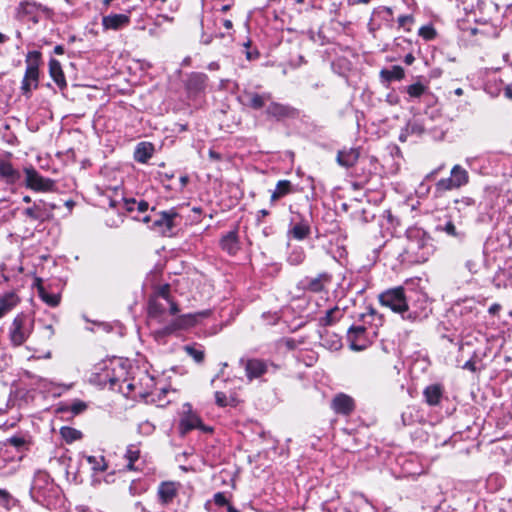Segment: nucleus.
<instances>
[{
	"mask_svg": "<svg viewBox=\"0 0 512 512\" xmlns=\"http://www.w3.org/2000/svg\"><path fill=\"white\" fill-rule=\"evenodd\" d=\"M60 434L62 438L68 443L79 440L82 437V433L79 430L68 426L62 427L60 429Z\"/></svg>",
	"mask_w": 512,
	"mask_h": 512,
	"instance_id": "ea45409f",
	"label": "nucleus"
},
{
	"mask_svg": "<svg viewBox=\"0 0 512 512\" xmlns=\"http://www.w3.org/2000/svg\"><path fill=\"white\" fill-rule=\"evenodd\" d=\"M269 215V211L266 209H261L257 213V220L260 222L261 218L266 217Z\"/></svg>",
	"mask_w": 512,
	"mask_h": 512,
	"instance_id": "e2e57ef3",
	"label": "nucleus"
},
{
	"mask_svg": "<svg viewBox=\"0 0 512 512\" xmlns=\"http://www.w3.org/2000/svg\"><path fill=\"white\" fill-rule=\"evenodd\" d=\"M454 202L463 206H472L475 203L474 199L471 197H462L461 199H456Z\"/></svg>",
	"mask_w": 512,
	"mask_h": 512,
	"instance_id": "6e6d98bb",
	"label": "nucleus"
},
{
	"mask_svg": "<svg viewBox=\"0 0 512 512\" xmlns=\"http://www.w3.org/2000/svg\"><path fill=\"white\" fill-rule=\"evenodd\" d=\"M41 297L45 303H47L51 307H55L60 302V297L56 294H49L46 292H41Z\"/></svg>",
	"mask_w": 512,
	"mask_h": 512,
	"instance_id": "a18cd8bd",
	"label": "nucleus"
},
{
	"mask_svg": "<svg viewBox=\"0 0 512 512\" xmlns=\"http://www.w3.org/2000/svg\"><path fill=\"white\" fill-rule=\"evenodd\" d=\"M34 328V319L25 313L17 314L10 327L9 339L13 346L19 347L26 342Z\"/></svg>",
	"mask_w": 512,
	"mask_h": 512,
	"instance_id": "7ed1b4c3",
	"label": "nucleus"
},
{
	"mask_svg": "<svg viewBox=\"0 0 512 512\" xmlns=\"http://www.w3.org/2000/svg\"><path fill=\"white\" fill-rule=\"evenodd\" d=\"M492 281L496 288H506L510 283L509 273L504 269H500L496 272Z\"/></svg>",
	"mask_w": 512,
	"mask_h": 512,
	"instance_id": "a19ab883",
	"label": "nucleus"
},
{
	"mask_svg": "<svg viewBox=\"0 0 512 512\" xmlns=\"http://www.w3.org/2000/svg\"><path fill=\"white\" fill-rule=\"evenodd\" d=\"M436 230L445 233L447 236L462 242L466 238V232L459 226H457L452 220L448 219L443 224H438Z\"/></svg>",
	"mask_w": 512,
	"mask_h": 512,
	"instance_id": "4be33fe9",
	"label": "nucleus"
},
{
	"mask_svg": "<svg viewBox=\"0 0 512 512\" xmlns=\"http://www.w3.org/2000/svg\"><path fill=\"white\" fill-rule=\"evenodd\" d=\"M207 68L210 71H216V70H219L220 65H219L218 62H211V63L208 64Z\"/></svg>",
	"mask_w": 512,
	"mask_h": 512,
	"instance_id": "69168bd1",
	"label": "nucleus"
},
{
	"mask_svg": "<svg viewBox=\"0 0 512 512\" xmlns=\"http://www.w3.org/2000/svg\"><path fill=\"white\" fill-rule=\"evenodd\" d=\"M154 147L149 142H140L134 151V159L139 163H146L153 155Z\"/></svg>",
	"mask_w": 512,
	"mask_h": 512,
	"instance_id": "7c9ffc66",
	"label": "nucleus"
},
{
	"mask_svg": "<svg viewBox=\"0 0 512 512\" xmlns=\"http://www.w3.org/2000/svg\"><path fill=\"white\" fill-rule=\"evenodd\" d=\"M469 183L468 171L461 165L456 164L450 171V176L441 178L435 183L434 197L441 198L448 191L457 190Z\"/></svg>",
	"mask_w": 512,
	"mask_h": 512,
	"instance_id": "f03ea898",
	"label": "nucleus"
},
{
	"mask_svg": "<svg viewBox=\"0 0 512 512\" xmlns=\"http://www.w3.org/2000/svg\"><path fill=\"white\" fill-rule=\"evenodd\" d=\"M19 297L14 292H7L0 296V319L12 311L19 303Z\"/></svg>",
	"mask_w": 512,
	"mask_h": 512,
	"instance_id": "c85d7f7f",
	"label": "nucleus"
},
{
	"mask_svg": "<svg viewBox=\"0 0 512 512\" xmlns=\"http://www.w3.org/2000/svg\"><path fill=\"white\" fill-rule=\"evenodd\" d=\"M310 231L308 222L301 219L288 230V235L296 240H303L309 236Z\"/></svg>",
	"mask_w": 512,
	"mask_h": 512,
	"instance_id": "2f4dec72",
	"label": "nucleus"
},
{
	"mask_svg": "<svg viewBox=\"0 0 512 512\" xmlns=\"http://www.w3.org/2000/svg\"><path fill=\"white\" fill-rule=\"evenodd\" d=\"M208 76L201 72H193L186 81V89L190 94L198 95L206 90Z\"/></svg>",
	"mask_w": 512,
	"mask_h": 512,
	"instance_id": "f3484780",
	"label": "nucleus"
},
{
	"mask_svg": "<svg viewBox=\"0 0 512 512\" xmlns=\"http://www.w3.org/2000/svg\"><path fill=\"white\" fill-rule=\"evenodd\" d=\"M426 89H427L426 86H424L420 82H417V83L407 86L406 92L412 98H419L424 94Z\"/></svg>",
	"mask_w": 512,
	"mask_h": 512,
	"instance_id": "c03bdc74",
	"label": "nucleus"
},
{
	"mask_svg": "<svg viewBox=\"0 0 512 512\" xmlns=\"http://www.w3.org/2000/svg\"><path fill=\"white\" fill-rule=\"evenodd\" d=\"M178 217L179 215L174 208L158 212L154 215L150 228L163 236H171L177 226L176 219Z\"/></svg>",
	"mask_w": 512,
	"mask_h": 512,
	"instance_id": "0eeeda50",
	"label": "nucleus"
},
{
	"mask_svg": "<svg viewBox=\"0 0 512 512\" xmlns=\"http://www.w3.org/2000/svg\"><path fill=\"white\" fill-rule=\"evenodd\" d=\"M430 190H431V187L427 184V182H426V181H424V180H423V181L419 184V186H418V188H417L416 192H417V193L422 197V196H426V195H428V193L430 192Z\"/></svg>",
	"mask_w": 512,
	"mask_h": 512,
	"instance_id": "864d4df0",
	"label": "nucleus"
},
{
	"mask_svg": "<svg viewBox=\"0 0 512 512\" xmlns=\"http://www.w3.org/2000/svg\"><path fill=\"white\" fill-rule=\"evenodd\" d=\"M425 128L423 123L418 119H411L407 122L405 132L411 135H421Z\"/></svg>",
	"mask_w": 512,
	"mask_h": 512,
	"instance_id": "37998d69",
	"label": "nucleus"
},
{
	"mask_svg": "<svg viewBox=\"0 0 512 512\" xmlns=\"http://www.w3.org/2000/svg\"><path fill=\"white\" fill-rule=\"evenodd\" d=\"M211 42H212V37L211 36L202 35L201 43H203L205 45H209Z\"/></svg>",
	"mask_w": 512,
	"mask_h": 512,
	"instance_id": "774afa93",
	"label": "nucleus"
},
{
	"mask_svg": "<svg viewBox=\"0 0 512 512\" xmlns=\"http://www.w3.org/2000/svg\"><path fill=\"white\" fill-rule=\"evenodd\" d=\"M239 363L244 367L246 376L249 380L261 377L269 371L270 367H272L274 370L277 369V365L261 359L241 358Z\"/></svg>",
	"mask_w": 512,
	"mask_h": 512,
	"instance_id": "1a4fd4ad",
	"label": "nucleus"
},
{
	"mask_svg": "<svg viewBox=\"0 0 512 512\" xmlns=\"http://www.w3.org/2000/svg\"><path fill=\"white\" fill-rule=\"evenodd\" d=\"M501 310V305L498 304V303H494L492 304L489 309H488V312L491 314V315H496L499 311Z\"/></svg>",
	"mask_w": 512,
	"mask_h": 512,
	"instance_id": "bf43d9fd",
	"label": "nucleus"
},
{
	"mask_svg": "<svg viewBox=\"0 0 512 512\" xmlns=\"http://www.w3.org/2000/svg\"><path fill=\"white\" fill-rule=\"evenodd\" d=\"M179 484L173 481H163L157 489L158 500L162 505L172 503L178 495Z\"/></svg>",
	"mask_w": 512,
	"mask_h": 512,
	"instance_id": "4468645a",
	"label": "nucleus"
},
{
	"mask_svg": "<svg viewBox=\"0 0 512 512\" xmlns=\"http://www.w3.org/2000/svg\"><path fill=\"white\" fill-rule=\"evenodd\" d=\"M54 205H49L44 201L34 202L33 206L24 210V215L35 221H45L50 217V210L54 209Z\"/></svg>",
	"mask_w": 512,
	"mask_h": 512,
	"instance_id": "dca6fc26",
	"label": "nucleus"
},
{
	"mask_svg": "<svg viewBox=\"0 0 512 512\" xmlns=\"http://www.w3.org/2000/svg\"><path fill=\"white\" fill-rule=\"evenodd\" d=\"M366 328L362 325H352L347 330V339L352 350L360 351L366 348Z\"/></svg>",
	"mask_w": 512,
	"mask_h": 512,
	"instance_id": "ddd939ff",
	"label": "nucleus"
},
{
	"mask_svg": "<svg viewBox=\"0 0 512 512\" xmlns=\"http://www.w3.org/2000/svg\"><path fill=\"white\" fill-rule=\"evenodd\" d=\"M359 157L358 148L342 149L338 151L336 161L342 167L351 168L358 162Z\"/></svg>",
	"mask_w": 512,
	"mask_h": 512,
	"instance_id": "412c9836",
	"label": "nucleus"
},
{
	"mask_svg": "<svg viewBox=\"0 0 512 512\" xmlns=\"http://www.w3.org/2000/svg\"><path fill=\"white\" fill-rule=\"evenodd\" d=\"M0 176L8 183L15 184L21 178L20 172L11 163L0 160Z\"/></svg>",
	"mask_w": 512,
	"mask_h": 512,
	"instance_id": "cd10ccee",
	"label": "nucleus"
},
{
	"mask_svg": "<svg viewBox=\"0 0 512 512\" xmlns=\"http://www.w3.org/2000/svg\"><path fill=\"white\" fill-rule=\"evenodd\" d=\"M344 317V311L338 306H334L325 312V315L318 320L319 326L328 327L336 324Z\"/></svg>",
	"mask_w": 512,
	"mask_h": 512,
	"instance_id": "a878e982",
	"label": "nucleus"
},
{
	"mask_svg": "<svg viewBox=\"0 0 512 512\" xmlns=\"http://www.w3.org/2000/svg\"><path fill=\"white\" fill-rule=\"evenodd\" d=\"M437 176V171H430L425 177H424V181H431L433 180L435 177Z\"/></svg>",
	"mask_w": 512,
	"mask_h": 512,
	"instance_id": "0e129e2a",
	"label": "nucleus"
},
{
	"mask_svg": "<svg viewBox=\"0 0 512 512\" xmlns=\"http://www.w3.org/2000/svg\"><path fill=\"white\" fill-rule=\"evenodd\" d=\"M434 251L433 240L424 230L416 228L408 232L406 253L412 262L424 263Z\"/></svg>",
	"mask_w": 512,
	"mask_h": 512,
	"instance_id": "f257e3e1",
	"label": "nucleus"
},
{
	"mask_svg": "<svg viewBox=\"0 0 512 512\" xmlns=\"http://www.w3.org/2000/svg\"><path fill=\"white\" fill-rule=\"evenodd\" d=\"M220 246L229 255H235L240 249L237 231H229L222 236Z\"/></svg>",
	"mask_w": 512,
	"mask_h": 512,
	"instance_id": "b1692460",
	"label": "nucleus"
},
{
	"mask_svg": "<svg viewBox=\"0 0 512 512\" xmlns=\"http://www.w3.org/2000/svg\"><path fill=\"white\" fill-rule=\"evenodd\" d=\"M215 402L219 407H226L228 405L226 394L224 392L217 391L215 393Z\"/></svg>",
	"mask_w": 512,
	"mask_h": 512,
	"instance_id": "8fccbe9b",
	"label": "nucleus"
},
{
	"mask_svg": "<svg viewBox=\"0 0 512 512\" xmlns=\"http://www.w3.org/2000/svg\"><path fill=\"white\" fill-rule=\"evenodd\" d=\"M87 404L83 401L77 400L72 404H62L59 406L58 411L60 412H71L72 415H78L85 411Z\"/></svg>",
	"mask_w": 512,
	"mask_h": 512,
	"instance_id": "e433bc0d",
	"label": "nucleus"
},
{
	"mask_svg": "<svg viewBox=\"0 0 512 512\" xmlns=\"http://www.w3.org/2000/svg\"><path fill=\"white\" fill-rule=\"evenodd\" d=\"M414 61H415V57H414L411 53H408V54L404 57V63H405L406 65H412Z\"/></svg>",
	"mask_w": 512,
	"mask_h": 512,
	"instance_id": "680f3d73",
	"label": "nucleus"
},
{
	"mask_svg": "<svg viewBox=\"0 0 512 512\" xmlns=\"http://www.w3.org/2000/svg\"><path fill=\"white\" fill-rule=\"evenodd\" d=\"M407 312L403 314L404 320L411 322L426 319L431 313L430 304L424 294L411 291L409 293Z\"/></svg>",
	"mask_w": 512,
	"mask_h": 512,
	"instance_id": "423d86ee",
	"label": "nucleus"
},
{
	"mask_svg": "<svg viewBox=\"0 0 512 512\" xmlns=\"http://www.w3.org/2000/svg\"><path fill=\"white\" fill-rule=\"evenodd\" d=\"M341 347V340L339 338H336L332 341L331 348L332 349H338Z\"/></svg>",
	"mask_w": 512,
	"mask_h": 512,
	"instance_id": "338daca9",
	"label": "nucleus"
},
{
	"mask_svg": "<svg viewBox=\"0 0 512 512\" xmlns=\"http://www.w3.org/2000/svg\"><path fill=\"white\" fill-rule=\"evenodd\" d=\"M193 429H200L204 432H212V428L205 426L202 423L200 417L189 410L181 417L179 430L181 434L185 435Z\"/></svg>",
	"mask_w": 512,
	"mask_h": 512,
	"instance_id": "9b49d317",
	"label": "nucleus"
},
{
	"mask_svg": "<svg viewBox=\"0 0 512 512\" xmlns=\"http://www.w3.org/2000/svg\"><path fill=\"white\" fill-rule=\"evenodd\" d=\"M200 316H201L200 313L182 315V316L178 317L177 319H175V321L172 324L165 327L164 331H165V333H171L177 329H184V328L194 326L197 323L198 318Z\"/></svg>",
	"mask_w": 512,
	"mask_h": 512,
	"instance_id": "5701e85b",
	"label": "nucleus"
},
{
	"mask_svg": "<svg viewBox=\"0 0 512 512\" xmlns=\"http://www.w3.org/2000/svg\"><path fill=\"white\" fill-rule=\"evenodd\" d=\"M124 200V208L128 212H133L136 210L137 201L134 198H125Z\"/></svg>",
	"mask_w": 512,
	"mask_h": 512,
	"instance_id": "603ef678",
	"label": "nucleus"
},
{
	"mask_svg": "<svg viewBox=\"0 0 512 512\" xmlns=\"http://www.w3.org/2000/svg\"><path fill=\"white\" fill-rule=\"evenodd\" d=\"M504 96L512 100V84L506 85L504 88Z\"/></svg>",
	"mask_w": 512,
	"mask_h": 512,
	"instance_id": "052dcab7",
	"label": "nucleus"
},
{
	"mask_svg": "<svg viewBox=\"0 0 512 512\" xmlns=\"http://www.w3.org/2000/svg\"><path fill=\"white\" fill-rule=\"evenodd\" d=\"M405 76L404 69L399 65L392 66L391 69H382L380 71V78L382 81L391 82L394 80H401Z\"/></svg>",
	"mask_w": 512,
	"mask_h": 512,
	"instance_id": "473e14b6",
	"label": "nucleus"
},
{
	"mask_svg": "<svg viewBox=\"0 0 512 512\" xmlns=\"http://www.w3.org/2000/svg\"><path fill=\"white\" fill-rule=\"evenodd\" d=\"M140 457V449L135 444H130L127 446L125 458L127 459V468L129 470H134V463L139 459Z\"/></svg>",
	"mask_w": 512,
	"mask_h": 512,
	"instance_id": "4c0bfd02",
	"label": "nucleus"
},
{
	"mask_svg": "<svg viewBox=\"0 0 512 512\" xmlns=\"http://www.w3.org/2000/svg\"><path fill=\"white\" fill-rule=\"evenodd\" d=\"M40 61L41 53L39 51H30L27 53V65L21 85L23 95L29 96L31 91L38 87Z\"/></svg>",
	"mask_w": 512,
	"mask_h": 512,
	"instance_id": "20e7f679",
	"label": "nucleus"
},
{
	"mask_svg": "<svg viewBox=\"0 0 512 512\" xmlns=\"http://www.w3.org/2000/svg\"><path fill=\"white\" fill-rule=\"evenodd\" d=\"M266 114L280 121L295 116V108L278 102H270L266 108Z\"/></svg>",
	"mask_w": 512,
	"mask_h": 512,
	"instance_id": "6ab92c4d",
	"label": "nucleus"
},
{
	"mask_svg": "<svg viewBox=\"0 0 512 512\" xmlns=\"http://www.w3.org/2000/svg\"><path fill=\"white\" fill-rule=\"evenodd\" d=\"M413 22V17L411 15H401L398 17V24L400 27L405 28L408 24Z\"/></svg>",
	"mask_w": 512,
	"mask_h": 512,
	"instance_id": "5fc2aeb1",
	"label": "nucleus"
},
{
	"mask_svg": "<svg viewBox=\"0 0 512 512\" xmlns=\"http://www.w3.org/2000/svg\"><path fill=\"white\" fill-rule=\"evenodd\" d=\"M306 258L305 251L302 247H294L291 249L290 253L287 256V262L290 265L297 266L304 262Z\"/></svg>",
	"mask_w": 512,
	"mask_h": 512,
	"instance_id": "c9c22d12",
	"label": "nucleus"
},
{
	"mask_svg": "<svg viewBox=\"0 0 512 512\" xmlns=\"http://www.w3.org/2000/svg\"><path fill=\"white\" fill-rule=\"evenodd\" d=\"M443 388L440 384H432L427 386L423 391L425 401L430 406L438 405L442 399Z\"/></svg>",
	"mask_w": 512,
	"mask_h": 512,
	"instance_id": "c756f323",
	"label": "nucleus"
},
{
	"mask_svg": "<svg viewBox=\"0 0 512 512\" xmlns=\"http://www.w3.org/2000/svg\"><path fill=\"white\" fill-rule=\"evenodd\" d=\"M35 8V5L33 3H29V2H23L19 5L18 7V16L19 17H23L27 14H30L33 12Z\"/></svg>",
	"mask_w": 512,
	"mask_h": 512,
	"instance_id": "49530a36",
	"label": "nucleus"
},
{
	"mask_svg": "<svg viewBox=\"0 0 512 512\" xmlns=\"http://www.w3.org/2000/svg\"><path fill=\"white\" fill-rule=\"evenodd\" d=\"M420 35H423L426 39H432L435 35V32L432 28L422 27L420 29Z\"/></svg>",
	"mask_w": 512,
	"mask_h": 512,
	"instance_id": "4d7b16f0",
	"label": "nucleus"
},
{
	"mask_svg": "<svg viewBox=\"0 0 512 512\" xmlns=\"http://www.w3.org/2000/svg\"><path fill=\"white\" fill-rule=\"evenodd\" d=\"M332 282V275L328 272H321L315 277H305L301 281V285L307 291L319 293Z\"/></svg>",
	"mask_w": 512,
	"mask_h": 512,
	"instance_id": "9d476101",
	"label": "nucleus"
},
{
	"mask_svg": "<svg viewBox=\"0 0 512 512\" xmlns=\"http://www.w3.org/2000/svg\"><path fill=\"white\" fill-rule=\"evenodd\" d=\"M214 503L218 506H228L229 501L223 492H217L213 496Z\"/></svg>",
	"mask_w": 512,
	"mask_h": 512,
	"instance_id": "09e8293b",
	"label": "nucleus"
},
{
	"mask_svg": "<svg viewBox=\"0 0 512 512\" xmlns=\"http://www.w3.org/2000/svg\"><path fill=\"white\" fill-rule=\"evenodd\" d=\"M136 210L140 213H143V212H146L149 208V204L148 202L144 201V200H141L139 202H137L136 204Z\"/></svg>",
	"mask_w": 512,
	"mask_h": 512,
	"instance_id": "13d9d810",
	"label": "nucleus"
},
{
	"mask_svg": "<svg viewBox=\"0 0 512 512\" xmlns=\"http://www.w3.org/2000/svg\"><path fill=\"white\" fill-rule=\"evenodd\" d=\"M331 407L335 413L348 416L354 411L355 402L349 395L340 393L333 398Z\"/></svg>",
	"mask_w": 512,
	"mask_h": 512,
	"instance_id": "2eb2a0df",
	"label": "nucleus"
},
{
	"mask_svg": "<svg viewBox=\"0 0 512 512\" xmlns=\"http://www.w3.org/2000/svg\"><path fill=\"white\" fill-rule=\"evenodd\" d=\"M109 365L110 367L105 364L107 372L103 376V380L109 382L111 388H114L122 380L123 382H126V379L124 378L126 370L122 363L119 360H110Z\"/></svg>",
	"mask_w": 512,
	"mask_h": 512,
	"instance_id": "f8f14e48",
	"label": "nucleus"
},
{
	"mask_svg": "<svg viewBox=\"0 0 512 512\" xmlns=\"http://www.w3.org/2000/svg\"><path fill=\"white\" fill-rule=\"evenodd\" d=\"M49 74L60 89H64L67 86L61 64L54 58H51L49 61Z\"/></svg>",
	"mask_w": 512,
	"mask_h": 512,
	"instance_id": "bb28decb",
	"label": "nucleus"
},
{
	"mask_svg": "<svg viewBox=\"0 0 512 512\" xmlns=\"http://www.w3.org/2000/svg\"><path fill=\"white\" fill-rule=\"evenodd\" d=\"M7 443L17 449H20L25 446L26 440L21 436H12L7 439Z\"/></svg>",
	"mask_w": 512,
	"mask_h": 512,
	"instance_id": "de8ad7c7",
	"label": "nucleus"
},
{
	"mask_svg": "<svg viewBox=\"0 0 512 512\" xmlns=\"http://www.w3.org/2000/svg\"><path fill=\"white\" fill-rule=\"evenodd\" d=\"M25 186L36 192H48L52 191L55 186V182L50 179L43 177L34 167H25Z\"/></svg>",
	"mask_w": 512,
	"mask_h": 512,
	"instance_id": "6e6552de",
	"label": "nucleus"
},
{
	"mask_svg": "<svg viewBox=\"0 0 512 512\" xmlns=\"http://www.w3.org/2000/svg\"><path fill=\"white\" fill-rule=\"evenodd\" d=\"M183 350L189 355L193 360L201 364L205 358V352L201 347H197V345H185Z\"/></svg>",
	"mask_w": 512,
	"mask_h": 512,
	"instance_id": "58836bf2",
	"label": "nucleus"
},
{
	"mask_svg": "<svg viewBox=\"0 0 512 512\" xmlns=\"http://www.w3.org/2000/svg\"><path fill=\"white\" fill-rule=\"evenodd\" d=\"M169 308V304L158 298H151L149 301L148 312L152 317L162 315Z\"/></svg>",
	"mask_w": 512,
	"mask_h": 512,
	"instance_id": "f704fd0d",
	"label": "nucleus"
},
{
	"mask_svg": "<svg viewBox=\"0 0 512 512\" xmlns=\"http://www.w3.org/2000/svg\"><path fill=\"white\" fill-rule=\"evenodd\" d=\"M465 267L472 274H475L479 271V262L474 259H469L465 263Z\"/></svg>",
	"mask_w": 512,
	"mask_h": 512,
	"instance_id": "3c124183",
	"label": "nucleus"
},
{
	"mask_svg": "<svg viewBox=\"0 0 512 512\" xmlns=\"http://www.w3.org/2000/svg\"><path fill=\"white\" fill-rule=\"evenodd\" d=\"M294 186L289 180H279L271 193L270 204L273 205L279 199L293 193Z\"/></svg>",
	"mask_w": 512,
	"mask_h": 512,
	"instance_id": "393cba45",
	"label": "nucleus"
},
{
	"mask_svg": "<svg viewBox=\"0 0 512 512\" xmlns=\"http://www.w3.org/2000/svg\"><path fill=\"white\" fill-rule=\"evenodd\" d=\"M409 294H406L403 287L388 289L379 295V302L382 306L391 309L394 313H398L403 318V314L407 312Z\"/></svg>",
	"mask_w": 512,
	"mask_h": 512,
	"instance_id": "39448f33",
	"label": "nucleus"
},
{
	"mask_svg": "<svg viewBox=\"0 0 512 512\" xmlns=\"http://www.w3.org/2000/svg\"><path fill=\"white\" fill-rule=\"evenodd\" d=\"M130 24V16L127 14H109L103 16L102 26L104 30H120Z\"/></svg>",
	"mask_w": 512,
	"mask_h": 512,
	"instance_id": "aec40b11",
	"label": "nucleus"
},
{
	"mask_svg": "<svg viewBox=\"0 0 512 512\" xmlns=\"http://www.w3.org/2000/svg\"><path fill=\"white\" fill-rule=\"evenodd\" d=\"M87 462L91 465L92 469L97 472H104L108 468L103 456H88Z\"/></svg>",
	"mask_w": 512,
	"mask_h": 512,
	"instance_id": "79ce46f5",
	"label": "nucleus"
},
{
	"mask_svg": "<svg viewBox=\"0 0 512 512\" xmlns=\"http://www.w3.org/2000/svg\"><path fill=\"white\" fill-rule=\"evenodd\" d=\"M169 292L170 286L168 284H165L159 288L154 298L162 299L163 301L166 302V304H169L170 314L175 315L179 311V309L177 304L170 299Z\"/></svg>",
	"mask_w": 512,
	"mask_h": 512,
	"instance_id": "72a5a7b5",
	"label": "nucleus"
},
{
	"mask_svg": "<svg viewBox=\"0 0 512 512\" xmlns=\"http://www.w3.org/2000/svg\"><path fill=\"white\" fill-rule=\"evenodd\" d=\"M242 97L244 99L243 104L254 110L262 109L271 100L270 93L259 94L252 91H245Z\"/></svg>",
	"mask_w": 512,
	"mask_h": 512,
	"instance_id": "a211bd4d",
	"label": "nucleus"
}]
</instances>
